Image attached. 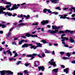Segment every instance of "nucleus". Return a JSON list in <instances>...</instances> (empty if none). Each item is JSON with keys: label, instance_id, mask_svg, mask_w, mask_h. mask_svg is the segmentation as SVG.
I'll list each match as a JSON object with an SVG mask.
<instances>
[{"label": "nucleus", "instance_id": "obj_9", "mask_svg": "<svg viewBox=\"0 0 75 75\" xmlns=\"http://www.w3.org/2000/svg\"><path fill=\"white\" fill-rule=\"evenodd\" d=\"M62 37H61V38L62 39H63L62 40V41H64L65 40V39H66V40H68V38H67L63 37V36H64L65 35L64 34H62Z\"/></svg>", "mask_w": 75, "mask_h": 75}, {"label": "nucleus", "instance_id": "obj_7", "mask_svg": "<svg viewBox=\"0 0 75 75\" xmlns=\"http://www.w3.org/2000/svg\"><path fill=\"white\" fill-rule=\"evenodd\" d=\"M48 23H49V21L47 20H43L41 22V24H42V25H45V24H48Z\"/></svg>", "mask_w": 75, "mask_h": 75}, {"label": "nucleus", "instance_id": "obj_23", "mask_svg": "<svg viewBox=\"0 0 75 75\" xmlns=\"http://www.w3.org/2000/svg\"><path fill=\"white\" fill-rule=\"evenodd\" d=\"M31 48L32 49V48H34V50H35L36 49V48H37V47L36 46H32L31 47Z\"/></svg>", "mask_w": 75, "mask_h": 75}, {"label": "nucleus", "instance_id": "obj_11", "mask_svg": "<svg viewBox=\"0 0 75 75\" xmlns=\"http://www.w3.org/2000/svg\"><path fill=\"white\" fill-rule=\"evenodd\" d=\"M59 17H60V18H64V19H65L66 18V17H66V16H67V15H64V16H63V15H59Z\"/></svg>", "mask_w": 75, "mask_h": 75}, {"label": "nucleus", "instance_id": "obj_60", "mask_svg": "<svg viewBox=\"0 0 75 75\" xmlns=\"http://www.w3.org/2000/svg\"><path fill=\"white\" fill-rule=\"evenodd\" d=\"M62 68H65V66L64 65H62Z\"/></svg>", "mask_w": 75, "mask_h": 75}, {"label": "nucleus", "instance_id": "obj_45", "mask_svg": "<svg viewBox=\"0 0 75 75\" xmlns=\"http://www.w3.org/2000/svg\"><path fill=\"white\" fill-rule=\"evenodd\" d=\"M24 72H25V74H28L27 72V70H25L24 71Z\"/></svg>", "mask_w": 75, "mask_h": 75}, {"label": "nucleus", "instance_id": "obj_13", "mask_svg": "<svg viewBox=\"0 0 75 75\" xmlns=\"http://www.w3.org/2000/svg\"><path fill=\"white\" fill-rule=\"evenodd\" d=\"M38 68L39 69V71H41V69L42 71H43L44 70V67H38Z\"/></svg>", "mask_w": 75, "mask_h": 75}, {"label": "nucleus", "instance_id": "obj_33", "mask_svg": "<svg viewBox=\"0 0 75 75\" xmlns=\"http://www.w3.org/2000/svg\"><path fill=\"white\" fill-rule=\"evenodd\" d=\"M18 55V54H17V53H15V56H13V57H17Z\"/></svg>", "mask_w": 75, "mask_h": 75}, {"label": "nucleus", "instance_id": "obj_22", "mask_svg": "<svg viewBox=\"0 0 75 75\" xmlns=\"http://www.w3.org/2000/svg\"><path fill=\"white\" fill-rule=\"evenodd\" d=\"M23 17H26V19L27 20L28 19V18L30 17V16L29 15H28L27 16H26L25 15H23Z\"/></svg>", "mask_w": 75, "mask_h": 75}, {"label": "nucleus", "instance_id": "obj_2", "mask_svg": "<svg viewBox=\"0 0 75 75\" xmlns=\"http://www.w3.org/2000/svg\"><path fill=\"white\" fill-rule=\"evenodd\" d=\"M0 72L1 73V75H5V72H6V73H8V74H11V75L13 74V73L10 71H1Z\"/></svg>", "mask_w": 75, "mask_h": 75}, {"label": "nucleus", "instance_id": "obj_59", "mask_svg": "<svg viewBox=\"0 0 75 75\" xmlns=\"http://www.w3.org/2000/svg\"><path fill=\"white\" fill-rule=\"evenodd\" d=\"M15 16H16V14H14L12 15V16H13V17H15Z\"/></svg>", "mask_w": 75, "mask_h": 75}, {"label": "nucleus", "instance_id": "obj_43", "mask_svg": "<svg viewBox=\"0 0 75 75\" xmlns=\"http://www.w3.org/2000/svg\"><path fill=\"white\" fill-rule=\"evenodd\" d=\"M53 13H54L55 15H57L58 14L57 12H53Z\"/></svg>", "mask_w": 75, "mask_h": 75}, {"label": "nucleus", "instance_id": "obj_52", "mask_svg": "<svg viewBox=\"0 0 75 75\" xmlns=\"http://www.w3.org/2000/svg\"><path fill=\"white\" fill-rule=\"evenodd\" d=\"M5 44V42L4 41L3 42H2V44Z\"/></svg>", "mask_w": 75, "mask_h": 75}, {"label": "nucleus", "instance_id": "obj_57", "mask_svg": "<svg viewBox=\"0 0 75 75\" xmlns=\"http://www.w3.org/2000/svg\"><path fill=\"white\" fill-rule=\"evenodd\" d=\"M13 58H12V59H9V60H10V61H11V60H12V59H13Z\"/></svg>", "mask_w": 75, "mask_h": 75}, {"label": "nucleus", "instance_id": "obj_3", "mask_svg": "<svg viewBox=\"0 0 75 75\" xmlns=\"http://www.w3.org/2000/svg\"><path fill=\"white\" fill-rule=\"evenodd\" d=\"M49 64H50L51 65H53V67H56V63L55 62H54V59L51 60V61L49 62Z\"/></svg>", "mask_w": 75, "mask_h": 75}, {"label": "nucleus", "instance_id": "obj_64", "mask_svg": "<svg viewBox=\"0 0 75 75\" xmlns=\"http://www.w3.org/2000/svg\"><path fill=\"white\" fill-rule=\"evenodd\" d=\"M62 44H63L64 45L65 44V42H62Z\"/></svg>", "mask_w": 75, "mask_h": 75}, {"label": "nucleus", "instance_id": "obj_55", "mask_svg": "<svg viewBox=\"0 0 75 75\" xmlns=\"http://www.w3.org/2000/svg\"><path fill=\"white\" fill-rule=\"evenodd\" d=\"M64 47H68V45H64Z\"/></svg>", "mask_w": 75, "mask_h": 75}, {"label": "nucleus", "instance_id": "obj_1", "mask_svg": "<svg viewBox=\"0 0 75 75\" xmlns=\"http://www.w3.org/2000/svg\"><path fill=\"white\" fill-rule=\"evenodd\" d=\"M49 32L50 33H51V34H55V33H58V34H59V33H60V34H61V33H63L64 34V33H67V32H68V33H69V32H70L71 34H72L74 33V31H71L70 30H66L64 32L63 31H60L59 32H58V31L57 30H49Z\"/></svg>", "mask_w": 75, "mask_h": 75}, {"label": "nucleus", "instance_id": "obj_12", "mask_svg": "<svg viewBox=\"0 0 75 75\" xmlns=\"http://www.w3.org/2000/svg\"><path fill=\"white\" fill-rule=\"evenodd\" d=\"M47 11L49 13H51L52 11H50V9H48L47 10L46 9H43V13H45V12H47Z\"/></svg>", "mask_w": 75, "mask_h": 75}, {"label": "nucleus", "instance_id": "obj_38", "mask_svg": "<svg viewBox=\"0 0 75 75\" xmlns=\"http://www.w3.org/2000/svg\"><path fill=\"white\" fill-rule=\"evenodd\" d=\"M17 74H18V75H23V73H18Z\"/></svg>", "mask_w": 75, "mask_h": 75}, {"label": "nucleus", "instance_id": "obj_16", "mask_svg": "<svg viewBox=\"0 0 75 75\" xmlns=\"http://www.w3.org/2000/svg\"><path fill=\"white\" fill-rule=\"evenodd\" d=\"M72 10H73L74 11V12H75V8L74 7H71V8H69V10L70 11L72 12Z\"/></svg>", "mask_w": 75, "mask_h": 75}, {"label": "nucleus", "instance_id": "obj_34", "mask_svg": "<svg viewBox=\"0 0 75 75\" xmlns=\"http://www.w3.org/2000/svg\"><path fill=\"white\" fill-rule=\"evenodd\" d=\"M60 54H61V55H63V54H64V53H65L64 52H60Z\"/></svg>", "mask_w": 75, "mask_h": 75}, {"label": "nucleus", "instance_id": "obj_36", "mask_svg": "<svg viewBox=\"0 0 75 75\" xmlns=\"http://www.w3.org/2000/svg\"><path fill=\"white\" fill-rule=\"evenodd\" d=\"M20 63H21V61H19L17 63V65H19V64H20Z\"/></svg>", "mask_w": 75, "mask_h": 75}, {"label": "nucleus", "instance_id": "obj_47", "mask_svg": "<svg viewBox=\"0 0 75 75\" xmlns=\"http://www.w3.org/2000/svg\"><path fill=\"white\" fill-rule=\"evenodd\" d=\"M3 31H0V33L3 34Z\"/></svg>", "mask_w": 75, "mask_h": 75}, {"label": "nucleus", "instance_id": "obj_27", "mask_svg": "<svg viewBox=\"0 0 75 75\" xmlns=\"http://www.w3.org/2000/svg\"><path fill=\"white\" fill-rule=\"evenodd\" d=\"M56 9L59 10H61V9L59 7H57L56 8Z\"/></svg>", "mask_w": 75, "mask_h": 75}, {"label": "nucleus", "instance_id": "obj_10", "mask_svg": "<svg viewBox=\"0 0 75 75\" xmlns=\"http://www.w3.org/2000/svg\"><path fill=\"white\" fill-rule=\"evenodd\" d=\"M31 45H32V44H25L23 45L22 46V48H24V47H28V46H31Z\"/></svg>", "mask_w": 75, "mask_h": 75}, {"label": "nucleus", "instance_id": "obj_35", "mask_svg": "<svg viewBox=\"0 0 75 75\" xmlns=\"http://www.w3.org/2000/svg\"><path fill=\"white\" fill-rule=\"evenodd\" d=\"M8 16H12V14H11L10 13H8Z\"/></svg>", "mask_w": 75, "mask_h": 75}, {"label": "nucleus", "instance_id": "obj_46", "mask_svg": "<svg viewBox=\"0 0 75 75\" xmlns=\"http://www.w3.org/2000/svg\"><path fill=\"white\" fill-rule=\"evenodd\" d=\"M25 3H23L21 4V6H23L24 5H25Z\"/></svg>", "mask_w": 75, "mask_h": 75}, {"label": "nucleus", "instance_id": "obj_44", "mask_svg": "<svg viewBox=\"0 0 75 75\" xmlns=\"http://www.w3.org/2000/svg\"><path fill=\"white\" fill-rule=\"evenodd\" d=\"M71 63L72 64H75V60L72 61Z\"/></svg>", "mask_w": 75, "mask_h": 75}, {"label": "nucleus", "instance_id": "obj_5", "mask_svg": "<svg viewBox=\"0 0 75 75\" xmlns=\"http://www.w3.org/2000/svg\"><path fill=\"white\" fill-rule=\"evenodd\" d=\"M4 4L9 5H8L6 6L5 7L6 8H9L10 7H11V4L10 2H5L4 3Z\"/></svg>", "mask_w": 75, "mask_h": 75}, {"label": "nucleus", "instance_id": "obj_54", "mask_svg": "<svg viewBox=\"0 0 75 75\" xmlns=\"http://www.w3.org/2000/svg\"><path fill=\"white\" fill-rule=\"evenodd\" d=\"M67 9H68V8H65L64 9V10H67Z\"/></svg>", "mask_w": 75, "mask_h": 75}, {"label": "nucleus", "instance_id": "obj_25", "mask_svg": "<svg viewBox=\"0 0 75 75\" xmlns=\"http://www.w3.org/2000/svg\"><path fill=\"white\" fill-rule=\"evenodd\" d=\"M68 69H66L64 70V72H66V74H68Z\"/></svg>", "mask_w": 75, "mask_h": 75}, {"label": "nucleus", "instance_id": "obj_53", "mask_svg": "<svg viewBox=\"0 0 75 75\" xmlns=\"http://www.w3.org/2000/svg\"><path fill=\"white\" fill-rule=\"evenodd\" d=\"M4 54H6V52H5L4 50Z\"/></svg>", "mask_w": 75, "mask_h": 75}, {"label": "nucleus", "instance_id": "obj_40", "mask_svg": "<svg viewBox=\"0 0 75 75\" xmlns=\"http://www.w3.org/2000/svg\"><path fill=\"white\" fill-rule=\"evenodd\" d=\"M22 41L23 42H27V40H22Z\"/></svg>", "mask_w": 75, "mask_h": 75}, {"label": "nucleus", "instance_id": "obj_24", "mask_svg": "<svg viewBox=\"0 0 75 75\" xmlns=\"http://www.w3.org/2000/svg\"><path fill=\"white\" fill-rule=\"evenodd\" d=\"M6 52H8V54H10L11 56V55H12V54L11 53V52H10V50H8Z\"/></svg>", "mask_w": 75, "mask_h": 75}, {"label": "nucleus", "instance_id": "obj_18", "mask_svg": "<svg viewBox=\"0 0 75 75\" xmlns=\"http://www.w3.org/2000/svg\"><path fill=\"white\" fill-rule=\"evenodd\" d=\"M58 69L57 68L53 70L52 71H53V72H55V73H57L58 72Z\"/></svg>", "mask_w": 75, "mask_h": 75}, {"label": "nucleus", "instance_id": "obj_41", "mask_svg": "<svg viewBox=\"0 0 75 75\" xmlns=\"http://www.w3.org/2000/svg\"><path fill=\"white\" fill-rule=\"evenodd\" d=\"M75 13L74 14L72 15H71V17H75Z\"/></svg>", "mask_w": 75, "mask_h": 75}, {"label": "nucleus", "instance_id": "obj_50", "mask_svg": "<svg viewBox=\"0 0 75 75\" xmlns=\"http://www.w3.org/2000/svg\"><path fill=\"white\" fill-rule=\"evenodd\" d=\"M42 57H44L45 56V54H44V53H42Z\"/></svg>", "mask_w": 75, "mask_h": 75}, {"label": "nucleus", "instance_id": "obj_31", "mask_svg": "<svg viewBox=\"0 0 75 75\" xmlns=\"http://www.w3.org/2000/svg\"><path fill=\"white\" fill-rule=\"evenodd\" d=\"M29 63H28V64H25V65L26 66V67H28V65H29Z\"/></svg>", "mask_w": 75, "mask_h": 75}, {"label": "nucleus", "instance_id": "obj_6", "mask_svg": "<svg viewBox=\"0 0 75 75\" xmlns=\"http://www.w3.org/2000/svg\"><path fill=\"white\" fill-rule=\"evenodd\" d=\"M25 36L28 37H30V36H31V37H38L37 36V35H31V34H30V33H27L26 34Z\"/></svg>", "mask_w": 75, "mask_h": 75}, {"label": "nucleus", "instance_id": "obj_26", "mask_svg": "<svg viewBox=\"0 0 75 75\" xmlns=\"http://www.w3.org/2000/svg\"><path fill=\"white\" fill-rule=\"evenodd\" d=\"M69 41H71V42H75V40L72 39H69Z\"/></svg>", "mask_w": 75, "mask_h": 75}, {"label": "nucleus", "instance_id": "obj_32", "mask_svg": "<svg viewBox=\"0 0 75 75\" xmlns=\"http://www.w3.org/2000/svg\"><path fill=\"white\" fill-rule=\"evenodd\" d=\"M22 40H21V41L19 42V45H20V44H22V42H22Z\"/></svg>", "mask_w": 75, "mask_h": 75}, {"label": "nucleus", "instance_id": "obj_4", "mask_svg": "<svg viewBox=\"0 0 75 75\" xmlns=\"http://www.w3.org/2000/svg\"><path fill=\"white\" fill-rule=\"evenodd\" d=\"M18 8V7H17V5H14L13 6L12 8L11 9L10 8H9L8 9V10H10V11H11L12 10H16V9H17Z\"/></svg>", "mask_w": 75, "mask_h": 75}, {"label": "nucleus", "instance_id": "obj_29", "mask_svg": "<svg viewBox=\"0 0 75 75\" xmlns=\"http://www.w3.org/2000/svg\"><path fill=\"white\" fill-rule=\"evenodd\" d=\"M66 54H67L66 56H68V57H70V54L69 53H67Z\"/></svg>", "mask_w": 75, "mask_h": 75}, {"label": "nucleus", "instance_id": "obj_58", "mask_svg": "<svg viewBox=\"0 0 75 75\" xmlns=\"http://www.w3.org/2000/svg\"><path fill=\"white\" fill-rule=\"evenodd\" d=\"M5 23H6L4 21L2 22H1L2 24H5Z\"/></svg>", "mask_w": 75, "mask_h": 75}, {"label": "nucleus", "instance_id": "obj_19", "mask_svg": "<svg viewBox=\"0 0 75 75\" xmlns=\"http://www.w3.org/2000/svg\"><path fill=\"white\" fill-rule=\"evenodd\" d=\"M59 0H51V1L52 3H54V4H56L57 3V1H58Z\"/></svg>", "mask_w": 75, "mask_h": 75}, {"label": "nucleus", "instance_id": "obj_56", "mask_svg": "<svg viewBox=\"0 0 75 75\" xmlns=\"http://www.w3.org/2000/svg\"><path fill=\"white\" fill-rule=\"evenodd\" d=\"M41 30L42 31H44V28H42L41 29Z\"/></svg>", "mask_w": 75, "mask_h": 75}, {"label": "nucleus", "instance_id": "obj_28", "mask_svg": "<svg viewBox=\"0 0 75 75\" xmlns=\"http://www.w3.org/2000/svg\"><path fill=\"white\" fill-rule=\"evenodd\" d=\"M40 42H43V43H47L46 41H45V40H42L40 41Z\"/></svg>", "mask_w": 75, "mask_h": 75}, {"label": "nucleus", "instance_id": "obj_21", "mask_svg": "<svg viewBox=\"0 0 75 75\" xmlns=\"http://www.w3.org/2000/svg\"><path fill=\"white\" fill-rule=\"evenodd\" d=\"M0 27H2V28H4L6 27V26L5 25H4L0 24Z\"/></svg>", "mask_w": 75, "mask_h": 75}, {"label": "nucleus", "instance_id": "obj_8", "mask_svg": "<svg viewBox=\"0 0 75 75\" xmlns=\"http://www.w3.org/2000/svg\"><path fill=\"white\" fill-rule=\"evenodd\" d=\"M6 10V8H2L0 9V14H1V13H2L3 14H4V13H6L5 12H3V10Z\"/></svg>", "mask_w": 75, "mask_h": 75}, {"label": "nucleus", "instance_id": "obj_48", "mask_svg": "<svg viewBox=\"0 0 75 75\" xmlns=\"http://www.w3.org/2000/svg\"><path fill=\"white\" fill-rule=\"evenodd\" d=\"M11 35V33L10 32H9V33H8V35L9 36V35Z\"/></svg>", "mask_w": 75, "mask_h": 75}, {"label": "nucleus", "instance_id": "obj_14", "mask_svg": "<svg viewBox=\"0 0 75 75\" xmlns=\"http://www.w3.org/2000/svg\"><path fill=\"white\" fill-rule=\"evenodd\" d=\"M52 29H53L54 30H56V29H58L59 28H61V27L60 26H59L58 27L57 26H52Z\"/></svg>", "mask_w": 75, "mask_h": 75}, {"label": "nucleus", "instance_id": "obj_51", "mask_svg": "<svg viewBox=\"0 0 75 75\" xmlns=\"http://www.w3.org/2000/svg\"><path fill=\"white\" fill-rule=\"evenodd\" d=\"M13 30V28H11V29L9 30V31H12Z\"/></svg>", "mask_w": 75, "mask_h": 75}, {"label": "nucleus", "instance_id": "obj_30", "mask_svg": "<svg viewBox=\"0 0 75 75\" xmlns=\"http://www.w3.org/2000/svg\"><path fill=\"white\" fill-rule=\"evenodd\" d=\"M32 25H38V22H37V23H33L32 24Z\"/></svg>", "mask_w": 75, "mask_h": 75}, {"label": "nucleus", "instance_id": "obj_62", "mask_svg": "<svg viewBox=\"0 0 75 75\" xmlns=\"http://www.w3.org/2000/svg\"><path fill=\"white\" fill-rule=\"evenodd\" d=\"M47 27H48V28H50L51 27V26L50 25H48Z\"/></svg>", "mask_w": 75, "mask_h": 75}, {"label": "nucleus", "instance_id": "obj_63", "mask_svg": "<svg viewBox=\"0 0 75 75\" xmlns=\"http://www.w3.org/2000/svg\"><path fill=\"white\" fill-rule=\"evenodd\" d=\"M72 54H75V52H72Z\"/></svg>", "mask_w": 75, "mask_h": 75}, {"label": "nucleus", "instance_id": "obj_37", "mask_svg": "<svg viewBox=\"0 0 75 75\" xmlns=\"http://www.w3.org/2000/svg\"><path fill=\"white\" fill-rule=\"evenodd\" d=\"M25 25V24L22 23H20L19 24V25Z\"/></svg>", "mask_w": 75, "mask_h": 75}, {"label": "nucleus", "instance_id": "obj_15", "mask_svg": "<svg viewBox=\"0 0 75 75\" xmlns=\"http://www.w3.org/2000/svg\"><path fill=\"white\" fill-rule=\"evenodd\" d=\"M37 54L33 53V54L32 55L30 54V55H28L27 56V57H34V56H37Z\"/></svg>", "mask_w": 75, "mask_h": 75}, {"label": "nucleus", "instance_id": "obj_49", "mask_svg": "<svg viewBox=\"0 0 75 75\" xmlns=\"http://www.w3.org/2000/svg\"><path fill=\"white\" fill-rule=\"evenodd\" d=\"M52 54L53 55H55V52L54 51H53L52 52Z\"/></svg>", "mask_w": 75, "mask_h": 75}, {"label": "nucleus", "instance_id": "obj_20", "mask_svg": "<svg viewBox=\"0 0 75 75\" xmlns=\"http://www.w3.org/2000/svg\"><path fill=\"white\" fill-rule=\"evenodd\" d=\"M39 61H36L35 62V66H37L38 64H39Z\"/></svg>", "mask_w": 75, "mask_h": 75}, {"label": "nucleus", "instance_id": "obj_42", "mask_svg": "<svg viewBox=\"0 0 75 75\" xmlns=\"http://www.w3.org/2000/svg\"><path fill=\"white\" fill-rule=\"evenodd\" d=\"M12 44L13 45H16V43L14 42H13Z\"/></svg>", "mask_w": 75, "mask_h": 75}, {"label": "nucleus", "instance_id": "obj_39", "mask_svg": "<svg viewBox=\"0 0 75 75\" xmlns=\"http://www.w3.org/2000/svg\"><path fill=\"white\" fill-rule=\"evenodd\" d=\"M63 59H68V58H67V57H63Z\"/></svg>", "mask_w": 75, "mask_h": 75}, {"label": "nucleus", "instance_id": "obj_61", "mask_svg": "<svg viewBox=\"0 0 75 75\" xmlns=\"http://www.w3.org/2000/svg\"><path fill=\"white\" fill-rule=\"evenodd\" d=\"M54 45H55L56 46H57L58 45V44H54Z\"/></svg>", "mask_w": 75, "mask_h": 75}, {"label": "nucleus", "instance_id": "obj_17", "mask_svg": "<svg viewBox=\"0 0 75 75\" xmlns=\"http://www.w3.org/2000/svg\"><path fill=\"white\" fill-rule=\"evenodd\" d=\"M36 45H37L38 46H36L37 47H41V46L42 45V44H41V43H36Z\"/></svg>", "mask_w": 75, "mask_h": 75}]
</instances>
